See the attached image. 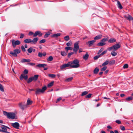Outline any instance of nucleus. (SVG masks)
I'll list each match as a JSON object with an SVG mask.
<instances>
[{
  "label": "nucleus",
  "instance_id": "obj_32",
  "mask_svg": "<svg viewBox=\"0 0 133 133\" xmlns=\"http://www.w3.org/2000/svg\"><path fill=\"white\" fill-rule=\"evenodd\" d=\"M115 63V61L114 60H112V61H109V64L110 65H112L114 64Z\"/></svg>",
  "mask_w": 133,
  "mask_h": 133
},
{
  "label": "nucleus",
  "instance_id": "obj_45",
  "mask_svg": "<svg viewBox=\"0 0 133 133\" xmlns=\"http://www.w3.org/2000/svg\"><path fill=\"white\" fill-rule=\"evenodd\" d=\"M92 95V94H89L85 96V98H89L91 97V96Z\"/></svg>",
  "mask_w": 133,
  "mask_h": 133
},
{
  "label": "nucleus",
  "instance_id": "obj_37",
  "mask_svg": "<svg viewBox=\"0 0 133 133\" xmlns=\"http://www.w3.org/2000/svg\"><path fill=\"white\" fill-rule=\"evenodd\" d=\"M32 51H33V49L31 47H30L28 49V52L29 53H31L32 52Z\"/></svg>",
  "mask_w": 133,
  "mask_h": 133
},
{
  "label": "nucleus",
  "instance_id": "obj_60",
  "mask_svg": "<svg viewBox=\"0 0 133 133\" xmlns=\"http://www.w3.org/2000/svg\"><path fill=\"white\" fill-rule=\"evenodd\" d=\"M38 56L40 57H42V53L40 52H39L38 53Z\"/></svg>",
  "mask_w": 133,
  "mask_h": 133
},
{
  "label": "nucleus",
  "instance_id": "obj_36",
  "mask_svg": "<svg viewBox=\"0 0 133 133\" xmlns=\"http://www.w3.org/2000/svg\"><path fill=\"white\" fill-rule=\"evenodd\" d=\"M61 55L63 56H65L66 55V53L64 51L61 52Z\"/></svg>",
  "mask_w": 133,
  "mask_h": 133
},
{
  "label": "nucleus",
  "instance_id": "obj_27",
  "mask_svg": "<svg viewBox=\"0 0 133 133\" xmlns=\"http://www.w3.org/2000/svg\"><path fill=\"white\" fill-rule=\"evenodd\" d=\"M54 82V81H52L48 85V87H52L53 85Z\"/></svg>",
  "mask_w": 133,
  "mask_h": 133
},
{
  "label": "nucleus",
  "instance_id": "obj_16",
  "mask_svg": "<svg viewBox=\"0 0 133 133\" xmlns=\"http://www.w3.org/2000/svg\"><path fill=\"white\" fill-rule=\"evenodd\" d=\"M30 61L31 60L30 59H26L23 58L21 60V62L22 63H23L25 62H30Z\"/></svg>",
  "mask_w": 133,
  "mask_h": 133
},
{
  "label": "nucleus",
  "instance_id": "obj_17",
  "mask_svg": "<svg viewBox=\"0 0 133 133\" xmlns=\"http://www.w3.org/2000/svg\"><path fill=\"white\" fill-rule=\"evenodd\" d=\"M102 37V35H100L96 36L94 38V40H98L101 39Z\"/></svg>",
  "mask_w": 133,
  "mask_h": 133
},
{
  "label": "nucleus",
  "instance_id": "obj_8",
  "mask_svg": "<svg viewBox=\"0 0 133 133\" xmlns=\"http://www.w3.org/2000/svg\"><path fill=\"white\" fill-rule=\"evenodd\" d=\"M70 64L69 62H68L67 64H65L62 65L60 67L61 70H63L64 69L66 68L70 67Z\"/></svg>",
  "mask_w": 133,
  "mask_h": 133
},
{
  "label": "nucleus",
  "instance_id": "obj_39",
  "mask_svg": "<svg viewBox=\"0 0 133 133\" xmlns=\"http://www.w3.org/2000/svg\"><path fill=\"white\" fill-rule=\"evenodd\" d=\"M32 81H33V80L32 78V77H30L28 79V81H27V83H30V82H31Z\"/></svg>",
  "mask_w": 133,
  "mask_h": 133
},
{
  "label": "nucleus",
  "instance_id": "obj_64",
  "mask_svg": "<svg viewBox=\"0 0 133 133\" xmlns=\"http://www.w3.org/2000/svg\"><path fill=\"white\" fill-rule=\"evenodd\" d=\"M33 34H34L33 32L31 31L29 33V35L30 36L31 35Z\"/></svg>",
  "mask_w": 133,
  "mask_h": 133
},
{
  "label": "nucleus",
  "instance_id": "obj_28",
  "mask_svg": "<svg viewBox=\"0 0 133 133\" xmlns=\"http://www.w3.org/2000/svg\"><path fill=\"white\" fill-rule=\"evenodd\" d=\"M50 32L49 31H48L47 32L44 36V38H46L48 37L50 35Z\"/></svg>",
  "mask_w": 133,
  "mask_h": 133
},
{
  "label": "nucleus",
  "instance_id": "obj_10",
  "mask_svg": "<svg viewBox=\"0 0 133 133\" xmlns=\"http://www.w3.org/2000/svg\"><path fill=\"white\" fill-rule=\"evenodd\" d=\"M11 125L15 128L18 129H19V124L18 122H15L13 123H11Z\"/></svg>",
  "mask_w": 133,
  "mask_h": 133
},
{
  "label": "nucleus",
  "instance_id": "obj_5",
  "mask_svg": "<svg viewBox=\"0 0 133 133\" xmlns=\"http://www.w3.org/2000/svg\"><path fill=\"white\" fill-rule=\"evenodd\" d=\"M20 108L23 110L28 107L26 104H24V103L21 102L18 104Z\"/></svg>",
  "mask_w": 133,
  "mask_h": 133
},
{
  "label": "nucleus",
  "instance_id": "obj_29",
  "mask_svg": "<svg viewBox=\"0 0 133 133\" xmlns=\"http://www.w3.org/2000/svg\"><path fill=\"white\" fill-rule=\"evenodd\" d=\"M61 35V34L60 33H58L57 34H54L52 35V37H57Z\"/></svg>",
  "mask_w": 133,
  "mask_h": 133
},
{
  "label": "nucleus",
  "instance_id": "obj_6",
  "mask_svg": "<svg viewBox=\"0 0 133 133\" xmlns=\"http://www.w3.org/2000/svg\"><path fill=\"white\" fill-rule=\"evenodd\" d=\"M11 42L12 45L14 48L15 47L16 45H19L21 43V42L19 41L18 40L15 41L14 39L12 40Z\"/></svg>",
  "mask_w": 133,
  "mask_h": 133
},
{
  "label": "nucleus",
  "instance_id": "obj_11",
  "mask_svg": "<svg viewBox=\"0 0 133 133\" xmlns=\"http://www.w3.org/2000/svg\"><path fill=\"white\" fill-rule=\"evenodd\" d=\"M120 45L118 44H117L113 45V47H114L113 51H116L120 47Z\"/></svg>",
  "mask_w": 133,
  "mask_h": 133
},
{
  "label": "nucleus",
  "instance_id": "obj_54",
  "mask_svg": "<svg viewBox=\"0 0 133 133\" xmlns=\"http://www.w3.org/2000/svg\"><path fill=\"white\" fill-rule=\"evenodd\" d=\"M107 52V50H105L104 51H103L102 53H101L100 55V56L103 55L104 54H106Z\"/></svg>",
  "mask_w": 133,
  "mask_h": 133
},
{
  "label": "nucleus",
  "instance_id": "obj_22",
  "mask_svg": "<svg viewBox=\"0 0 133 133\" xmlns=\"http://www.w3.org/2000/svg\"><path fill=\"white\" fill-rule=\"evenodd\" d=\"M89 55L88 53H86L83 56V58L85 60H87L89 57Z\"/></svg>",
  "mask_w": 133,
  "mask_h": 133
},
{
  "label": "nucleus",
  "instance_id": "obj_44",
  "mask_svg": "<svg viewBox=\"0 0 133 133\" xmlns=\"http://www.w3.org/2000/svg\"><path fill=\"white\" fill-rule=\"evenodd\" d=\"M104 66V67L101 69V71H104L107 69V67L106 66Z\"/></svg>",
  "mask_w": 133,
  "mask_h": 133
},
{
  "label": "nucleus",
  "instance_id": "obj_26",
  "mask_svg": "<svg viewBox=\"0 0 133 133\" xmlns=\"http://www.w3.org/2000/svg\"><path fill=\"white\" fill-rule=\"evenodd\" d=\"M99 68L97 67H96L94 70V73L96 74H97L99 71Z\"/></svg>",
  "mask_w": 133,
  "mask_h": 133
},
{
  "label": "nucleus",
  "instance_id": "obj_3",
  "mask_svg": "<svg viewBox=\"0 0 133 133\" xmlns=\"http://www.w3.org/2000/svg\"><path fill=\"white\" fill-rule=\"evenodd\" d=\"M21 52L20 50L18 49H17L14 50V52L10 51V54L13 56L17 57V54Z\"/></svg>",
  "mask_w": 133,
  "mask_h": 133
},
{
  "label": "nucleus",
  "instance_id": "obj_61",
  "mask_svg": "<svg viewBox=\"0 0 133 133\" xmlns=\"http://www.w3.org/2000/svg\"><path fill=\"white\" fill-rule=\"evenodd\" d=\"M115 122L117 123L118 124H121V121L119 120H116Z\"/></svg>",
  "mask_w": 133,
  "mask_h": 133
},
{
  "label": "nucleus",
  "instance_id": "obj_12",
  "mask_svg": "<svg viewBox=\"0 0 133 133\" xmlns=\"http://www.w3.org/2000/svg\"><path fill=\"white\" fill-rule=\"evenodd\" d=\"M42 34L41 33L40 31H38L35 32L34 34L33 35V36L34 37H36L37 35H38L39 36L41 37L42 36Z\"/></svg>",
  "mask_w": 133,
  "mask_h": 133
},
{
  "label": "nucleus",
  "instance_id": "obj_53",
  "mask_svg": "<svg viewBox=\"0 0 133 133\" xmlns=\"http://www.w3.org/2000/svg\"><path fill=\"white\" fill-rule=\"evenodd\" d=\"M74 54V52H71L69 53H68V58H70V56L73 54Z\"/></svg>",
  "mask_w": 133,
  "mask_h": 133
},
{
  "label": "nucleus",
  "instance_id": "obj_58",
  "mask_svg": "<svg viewBox=\"0 0 133 133\" xmlns=\"http://www.w3.org/2000/svg\"><path fill=\"white\" fill-rule=\"evenodd\" d=\"M103 49L102 48H101L100 49L99 51L98 52V54H99L103 50Z\"/></svg>",
  "mask_w": 133,
  "mask_h": 133
},
{
  "label": "nucleus",
  "instance_id": "obj_13",
  "mask_svg": "<svg viewBox=\"0 0 133 133\" xmlns=\"http://www.w3.org/2000/svg\"><path fill=\"white\" fill-rule=\"evenodd\" d=\"M95 42V40L89 41L86 44L88 45L89 46H90L92 45Z\"/></svg>",
  "mask_w": 133,
  "mask_h": 133
},
{
  "label": "nucleus",
  "instance_id": "obj_59",
  "mask_svg": "<svg viewBox=\"0 0 133 133\" xmlns=\"http://www.w3.org/2000/svg\"><path fill=\"white\" fill-rule=\"evenodd\" d=\"M28 70L26 69H25L24 71V73L26 74H27L28 73Z\"/></svg>",
  "mask_w": 133,
  "mask_h": 133
},
{
  "label": "nucleus",
  "instance_id": "obj_30",
  "mask_svg": "<svg viewBox=\"0 0 133 133\" xmlns=\"http://www.w3.org/2000/svg\"><path fill=\"white\" fill-rule=\"evenodd\" d=\"M109 61L108 60H106L104 63L102 65V66H105L109 64Z\"/></svg>",
  "mask_w": 133,
  "mask_h": 133
},
{
  "label": "nucleus",
  "instance_id": "obj_1",
  "mask_svg": "<svg viewBox=\"0 0 133 133\" xmlns=\"http://www.w3.org/2000/svg\"><path fill=\"white\" fill-rule=\"evenodd\" d=\"M71 68H77L79 67V61L77 59L74 60L72 61L69 62Z\"/></svg>",
  "mask_w": 133,
  "mask_h": 133
},
{
  "label": "nucleus",
  "instance_id": "obj_46",
  "mask_svg": "<svg viewBox=\"0 0 133 133\" xmlns=\"http://www.w3.org/2000/svg\"><path fill=\"white\" fill-rule=\"evenodd\" d=\"M114 49V47H113V46H112L111 47L108 48H107V50L109 51H111V50H113V49Z\"/></svg>",
  "mask_w": 133,
  "mask_h": 133
},
{
  "label": "nucleus",
  "instance_id": "obj_51",
  "mask_svg": "<svg viewBox=\"0 0 133 133\" xmlns=\"http://www.w3.org/2000/svg\"><path fill=\"white\" fill-rule=\"evenodd\" d=\"M65 49L66 50H72V48L71 47H66L65 48Z\"/></svg>",
  "mask_w": 133,
  "mask_h": 133
},
{
  "label": "nucleus",
  "instance_id": "obj_4",
  "mask_svg": "<svg viewBox=\"0 0 133 133\" xmlns=\"http://www.w3.org/2000/svg\"><path fill=\"white\" fill-rule=\"evenodd\" d=\"M79 41H78L75 43L74 45V48L73 49V51L76 53L77 50L79 49Z\"/></svg>",
  "mask_w": 133,
  "mask_h": 133
},
{
  "label": "nucleus",
  "instance_id": "obj_21",
  "mask_svg": "<svg viewBox=\"0 0 133 133\" xmlns=\"http://www.w3.org/2000/svg\"><path fill=\"white\" fill-rule=\"evenodd\" d=\"M46 66V64H39L37 65V66L39 68L44 67V66Z\"/></svg>",
  "mask_w": 133,
  "mask_h": 133
},
{
  "label": "nucleus",
  "instance_id": "obj_2",
  "mask_svg": "<svg viewBox=\"0 0 133 133\" xmlns=\"http://www.w3.org/2000/svg\"><path fill=\"white\" fill-rule=\"evenodd\" d=\"M46 87L45 86L43 87L42 89L39 88H37L36 89L35 94L36 95H39L41 93H43L46 89Z\"/></svg>",
  "mask_w": 133,
  "mask_h": 133
},
{
  "label": "nucleus",
  "instance_id": "obj_48",
  "mask_svg": "<svg viewBox=\"0 0 133 133\" xmlns=\"http://www.w3.org/2000/svg\"><path fill=\"white\" fill-rule=\"evenodd\" d=\"M128 67V65L127 64H125L123 66V68L124 69H127Z\"/></svg>",
  "mask_w": 133,
  "mask_h": 133
},
{
  "label": "nucleus",
  "instance_id": "obj_23",
  "mask_svg": "<svg viewBox=\"0 0 133 133\" xmlns=\"http://www.w3.org/2000/svg\"><path fill=\"white\" fill-rule=\"evenodd\" d=\"M38 75H35L33 77H32L33 81H36L38 78Z\"/></svg>",
  "mask_w": 133,
  "mask_h": 133
},
{
  "label": "nucleus",
  "instance_id": "obj_15",
  "mask_svg": "<svg viewBox=\"0 0 133 133\" xmlns=\"http://www.w3.org/2000/svg\"><path fill=\"white\" fill-rule=\"evenodd\" d=\"M33 103V101L30 100L29 98H28L27 99L26 104L28 107L29 105H30L32 104Z\"/></svg>",
  "mask_w": 133,
  "mask_h": 133
},
{
  "label": "nucleus",
  "instance_id": "obj_19",
  "mask_svg": "<svg viewBox=\"0 0 133 133\" xmlns=\"http://www.w3.org/2000/svg\"><path fill=\"white\" fill-rule=\"evenodd\" d=\"M32 40L30 39H26L24 40V42L26 43H31Z\"/></svg>",
  "mask_w": 133,
  "mask_h": 133
},
{
  "label": "nucleus",
  "instance_id": "obj_35",
  "mask_svg": "<svg viewBox=\"0 0 133 133\" xmlns=\"http://www.w3.org/2000/svg\"><path fill=\"white\" fill-rule=\"evenodd\" d=\"M49 77L51 78H54L56 77V75L54 74H49L48 75Z\"/></svg>",
  "mask_w": 133,
  "mask_h": 133
},
{
  "label": "nucleus",
  "instance_id": "obj_41",
  "mask_svg": "<svg viewBox=\"0 0 133 133\" xmlns=\"http://www.w3.org/2000/svg\"><path fill=\"white\" fill-rule=\"evenodd\" d=\"M64 39L66 41H68L70 39L69 36H66L64 37Z\"/></svg>",
  "mask_w": 133,
  "mask_h": 133
},
{
  "label": "nucleus",
  "instance_id": "obj_34",
  "mask_svg": "<svg viewBox=\"0 0 133 133\" xmlns=\"http://www.w3.org/2000/svg\"><path fill=\"white\" fill-rule=\"evenodd\" d=\"M88 93V92L87 91H85L82 92L81 94V96H83L87 94Z\"/></svg>",
  "mask_w": 133,
  "mask_h": 133
},
{
  "label": "nucleus",
  "instance_id": "obj_56",
  "mask_svg": "<svg viewBox=\"0 0 133 133\" xmlns=\"http://www.w3.org/2000/svg\"><path fill=\"white\" fill-rule=\"evenodd\" d=\"M62 99V98L61 97H59L58 98L57 100L56 101V103H58L59 101L60 100H61Z\"/></svg>",
  "mask_w": 133,
  "mask_h": 133
},
{
  "label": "nucleus",
  "instance_id": "obj_52",
  "mask_svg": "<svg viewBox=\"0 0 133 133\" xmlns=\"http://www.w3.org/2000/svg\"><path fill=\"white\" fill-rule=\"evenodd\" d=\"M100 55L98 56H96L94 57V60H96L100 57Z\"/></svg>",
  "mask_w": 133,
  "mask_h": 133
},
{
  "label": "nucleus",
  "instance_id": "obj_25",
  "mask_svg": "<svg viewBox=\"0 0 133 133\" xmlns=\"http://www.w3.org/2000/svg\"><path fill=\"white\" fill-rule=\"evenodd\" d=\"M2 129V132H6L8 133H10L9 132H8L7 131V129L5 127H1Z\"/></svg>",
  "mask_w": 133,
  "mask_h": 133
},
{
  "label": "nucleus",
  "instance_id": "obj_38",
  "mask_svg": "<svg viewBox=\"0 0 133 133\" xmlns=\"http://www.w3.org/2000/svg\"><path fill=\"white\" fill-rule=\"evenodd\" d=\"M73 79L72 77L69 78L65 80V81L66 82H69L71 81Z\"/></svg>",
  "mask_w": 133,
  "mask_h": 133
},
{
  "label": "nucleus",
  "instance_id": "obj_49",
  "mask_svg": "<svg viewBox=\"0 0 133 133\" xmlns=\"http://www.w3.org/2000/svg\"><path fill=\"white\" fill-rule=\"evenodd\" d=\"M46 41L45 40V39H43L41 40L39 42V43H44Z\"/></svg>",
  "mask_w": 133,
  "mask_h": 133
},
{
  "label": "nucleus",
  "instance_id": "obj_63",
  "mask_svg": "<svg viewBox=\"0 0 133 133\" xmlns=\"http://www.w3.org/2000/svg\"><path fill=\"white\" fill-rule=\"evenodd\" d=\"M28 65H31V66L34 65L35 64V63H28Z\"/></svg>",
  "mask_w": 133,
  "mask_h": 133
},
{
  "label": "nucleus",
  "instance_id": "obj_31",
  "mask_svg": "<svg viewBox=\"0 0 133 133\" xmlns=\"http://www.w3.org/2000/svg\"><path fill=\"white\" fill-rule=\"evenodd\" d=\"M111 54L113 56H115L117 55V53L115 52V51H113L111 52Z\"/></svg>",
  "mask_w": 133,
  "mask_h": 133
},
{
  "label": "nucleus",
  "instance_id": "obj_55",
  "mask_svg": "<svg viewBox=\"0 0 133 133\" xmlns=\"http://www.w3.org/2000/svg\"><path fill=\"white\" fill-rule=\"evenodd\" d=\"M21 48L22 50L24 52L26 50H25V48L24 46H23V45H22L21 46Z\"/></svg>",
  "mask_w": 133,
  "mask_h": 133
},
{
  "label": "nucleus",
  "instance_id": "obj_47",
  "mask_svg": "<svg viewBox=\"0 0 133 133\" xmlns=\"http://www.w3.org/2000/svg\"><path fill=\"white\" fill-rule=\"evenodd\" d=\"M25 76L23 74H21L20 77V79L21 80L23 79V78H24V77H25Z\"/></svg>",
  "mask_w": 133,
  "mask_h": 133
},
{
  "label": "nucleus",
  "instance_id": "obj_20",
  "mask_svg": "<svg viewBox=\"0 0 133 133\" xmlns=\"http://www.w3.org/2000/svg\"><path fill=\"white\" fill-rule=\"evenodd\" d=\"M106 44V43L103 42H101L98 43L97 45L98 46H103L105 45Z\"/></svg>",
  "mask_w": 133,
  "mask_h": 133
},
{
  "label": "nucleus",
  "instance_id": "obj_7",
  "mask_svg": "<svg viewBox=\"0 0 133 133\" xmlns=\"http://www.w3.org/2000/svg\"><path fill=\"white\" fill-rule=\"evenodd\" d=\"M15 114L14 113L9 112L8 115L7 117L9 119H14L15 118Z\"/></svg>",
  "mask_w": 133,
  "mask_h": 133
},
{
  "label": "nucleus",
  "instance_id": "obj_50",
  "mask_svg": "<svg viewBox=\"0 0 133 133\" xmlns=\"http://www.w3.org/2000/svg\"><path fill=\"white\" fill-rule=\"evenodd\" d=\"M3 114L5 116H6L7 117L8 116V115L9 114V112H6L5 111H3Z\"/></svg>",
  "mask_w": 133,
  "mask_h": 133
},
{
  "label": "nucleus",
  "instance_id": "obj_42",
  "mask_svg": "<svg viewBox=\"0 0 133 133\" xmlns=\"http://www.w3.org/2000/svg\"><path fill=\"white\" fill-rule=\"evenodd\" d=\"M0 90L2 92H4V90L3 89V86L0 83Z\"/></svg>",
  "mask_w": 133,
  "mask_h": 133
},
{
  "label": "nucleus",
  "instance_id": "obj_9",
  "mask_svg": "<svg viewBox=\"0 0 133 133\" xmlns=\"http://www.w3.org/2000/svg\"><path fill=\"white\" fill-rule=\"evenodd\" d=\"M124 18L129 21L132 19V17L129 14H127L126 15H124Z\"/></svg>",
  "mask_w": 133,
  "mask_h": 133
},
{
  "label": "nucleus",
  "instance_id": "obj_43",
  "mask_svg": "<svg viewBox=\"0 0 133 133\" xmlns=\"http://www.w3.org/2000/svg\"><path fill=\"white\" fill-rule=\"evenodd\" d=\"M108 39L107 38H104L102 39L101 41V42H105L108 41Z\"/></svg>",
  "mask_w": 133,
  "mask_h": 133
},
{
  "label": "nucleus",
  "instance_id": "obj_33",
  "mask_svg": "<svg viewBox=\"0 0 133 133\" xmlns=\"http://www.w3.org/2000/svg\"><path fill=\"white\" fill-rule=\"evenodd\" d=\"M53 59L52 56H50L47 59V60L48 61H52Z\"/></svg>",
  "mask_w": 133,
  "mask_h": 133
},
{
  "label": "nucleus",
  "instance_id": "obj_18",
  "mask_svg": "<svg viewBox=\"0 0 133 133\" xmlns=\"http://www.w3.org/2000/svg\"><path fill=\"white\" fill-rule=\"evenodd\" d=\"M117 6L118 8H119L120 9H122L123 8V7L121 4L120 2L118 1H117Z\"/></svg>",
  "mask_w": 133,
  "mask_h": 133
},
{
  "label": "nucleus",
  "instance_id": "obj_14",
  "mask_svg": "<svg viewBox=\"0 0 133 133\" xmlns=\"http://www.w3.org/2000/svg\"><path fill=\"white\" fill-rule=\"evenodd\" d=\"M38 40V39L37 37L34 38L32 40L31 43L33 44H36Z\"/></svg>",
  "mask_w": 133,
  "mask_h": 133
},
{
  "label": "nucleus",
  "instance_id": "obj_40",
  "mask_svg": "<svg viewBox=\"0 0 133 133\" xmlns=\"http://www.w3.org/2000/svg\"><path fill=\"white\" fill-rule=\"evenodd\" d=\"M133 99V97L132 96L127 98H126V99L128 101H130L132 100Z\"/></svg>",
  "mask_w": 133,
  "mask_h": 133
},
{
  "label": "nucleus",
  "instance_id": "obj_57",
  "mask_svg": "<svg viewBox=\"0 0 133 133\" xmlns=\"http://www.w3.org/2000/svg\"><path fill=\"white\" fill-rule=\"evenodd\" d=\"M120 128L123 131H124L125 130V128L124 126H123L120 127Z\"/></svg>",
  "mask_w": 133,
  "mask_h": 133
},
{
  "label": "nucleus",
  "instance_id": "obj_24",
  "mask_svg": "<svg viewBox=\"0 0 133 133\" xmlns=\"http://www.w3.org/2000/svg\"><path fill=\"white\" fill-rule=\"evenodd\" d=\"M116 41V39L114 38H111L108 41V42L110 43H112L115 42Z\"/></svg>",
  "mask_w": 133,
  "mask_h": 133
},
{
  "label": "nucleus",
  "instance_id": "obj_62",
  "mask_svg": "<svg viewBox=\"0 0 133 133\" xmlns=\"http://www.w3.org/2000/svg\"><path fill=\"white\" fill-rule=\"evenodd\" d=\"M24 36V35L22 34H21V35L20 36V38H23Z\"/></svg>",
  "mask_w": 133,
  "mask_h": 133
}]
</instances>
